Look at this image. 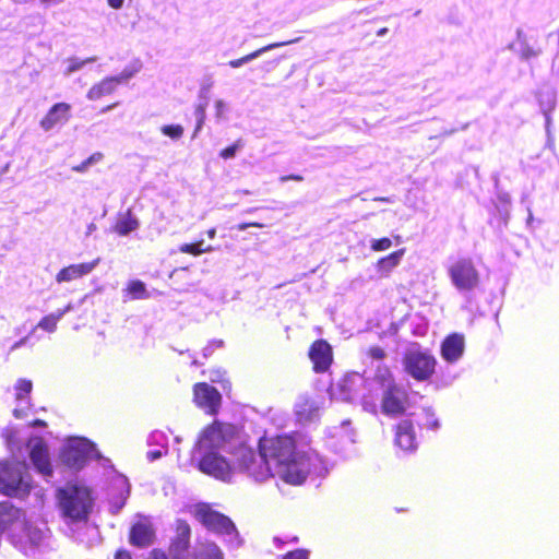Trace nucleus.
<instances>
[{
    "label": "nucleus",
    "instance_id": "obj_57",
    "mask_svg": "<svg viewBox=\"0 0 559 559\" xmlns=\"http://www.w3.org/2000/svg\"><path fill=\"white\" fill-rule=\"evenodd\" d=\"M90 167V162L84 160L79 166L73 167V170L76 173H83Z\"/></svg>",
    "mask_w": 559,
    "mask_h": 559
},
{
    "label": "nucleus",
    "instance_id": "obj_63",
    "mask_svg": "<svg viewBox=\"0 0 559 559\" xmlns=\"http://www.w3.org/2000/svg\"><path fill=\"white\" fill-rule=\"evenodd\" d=\"M389 29L386 27H382L377 32V36L383 37L388 34Z\"/></svg>",
    "mask_w": 559,
    "mask_h": 559
},
{
    "label": "nucleus",
    "instance_id": "obj_61",
    "mask_svg": "<svg viewBox=\"0 0 559 559\" xmlns=\"http://www.w3.org/2000/svg\"><path fill=\"white\" fill-rule=\"evenodd\" d=\"M203 124H204V122H200V120H197V126H195V129L193 131V138H195L198 135V133L202 129Z\"/></svg>",
    "mask_w": 559,
    "mask_h": 559
},
{
    "label": "nucleus",
    "instance_id": "obj_4",
    "mask_svg": "<svg viewBox=\"0 0 559 559\" xmlns=\"http://www.w3.org/2000/svg\"><path fill=\"white\" fill-rule=\"evenodd\" d=\"M32 489L31 477L24 463L4 460L0 462V492L14 498H25Z\"/></svg>",
    "mask_w": 559,
    "mask_h": 559
},
{
    "label": "nucleus",
    "instance_id": "obj_21",
    "mask_svg": "<svg viewBox=\"0 0 559 559\" xmlns=\"http://www.w3.org/2000/svg\"><path fill=\"white\" fill-rule=\"evenodd\" d=\"M98 262H99V259H96L92 262L72 264L67 267H63L56 275V281L58 283L71 282L73 280H76L84 275H87L96 267Z\"/></svg>",
    "mask_w": 559,
    "mask_h": 559
},
{
    "label": "nucleus",
    "instance_id": "obj_39",
    "mask_svg": "<svg viewBox=\"0 0 559 559\" xmlns=\"http://www.w3.org/2000/svg\"><path fill=\"white\" fill-rule=\"evenodd\" d=\"M96 61V57H90V58H86L84 60H79L78 58H70L68 60V68L64 72V74L67 76L71 75L72 73L81 70L85 64L87 63H92V62H95Z\"/></svg>",
    "mask_w": 559,
    "mask_h": 559
},
{
    "label": "nucleus",
    "instance_id": "obj_38",
    "mask_svg": "<svg viewBox=\"0 0 559 559\" xmlns=\"http://www.w3.org/2000/svg\"><path fill=\"white\" fill-rule=\"evenodd\" d=\"M160 132L174 141L182 138L185 129L180 124H165L160 127Z\"/></svg>",
    "mask_w": 559,
    "mask_h": 559
},
{
    "label": "nucleus",
    "instance_id": "obj_2",
    "mask_svg": "<svg viewBox=\"0 0 559 559\" xmlns=\"http://www.w3.org/2000/svg\"><path fill=\"white\" fill-rule=\"evenodd\" d=\"M55 502L59 515L67 524L90 521L95 504L93 489L80 480H69L55 490Z\"/></svg>",
    "mask_w": 559,
    "mask_h": 559
},
{
    "label": "nucleus",
    "instance_id": "obj_16",
    "mask_svg": "<svg viewBox=\"0 0 559 559\" xmlns=\"http://www.w3.org/2000/svg\"><path fill=\"white\" fill-rule=\"evenodd\" d=\"M193 393L194 402L199 407L206 409L210 414L217 412L222 396L215 388L205 382H201L194 385Z\"/></svg>",
    "mask_w": 559,
    "mask_h": 559
},
{
    "label": "nucleus",
    "instance_id": "obj_20",
    "mask_svg": "<svg viewBox=\"0 0 559 559\" xmlns=\"http://www.w3.org/2000/svg\"><path fill=\"white\" fill-rule=\"evenodd\" d=\"M464 348L465 343L463 335L454 333L448 336L441 345L442 358L445 361L453 364L462 357Z\"/></svg>",
    "mask_w": 559,
    "mask_h": 559
},
{
    "label": "nucleus",
    "instance_id": "obj_58",
    "mask_svg": "<svg viewBox=\"0 0 559 559\" xmlns=\"http://www.w3.org/2000/svg\"><path fill=\"white\" fill-rule=\"evenodd\" d=\"M71 310H72V305L69 304L66 308L57 310L56 313L60 314V319H61L67 312L71 311Z\"/></svg>",
    "mask_w": 559,
    "mask_h": 559
},
{
    "label": "nucleus",
    "instance_id": "obj_23",
    "mask_svg": "<svg viewBox=\"0 0 559 559\" xmlns=\"http://www.w3.org/2000/svg\"><path fill=\"white\" fill-rule=\"evenodd\" d=\"M395 443L402 451L416 449L414 426L411 420H402L396 427Z\"/></svg>",
    "mask_w": 559,
    "mask_h": 559
},
{
    "label": "nucleus",
    "instance_id": "obj_36",
    "mask_svg": "<svg viewBox=\"0 0 559 559\" xmlns=\"http://www.w3.org/2000/svg\"><path fill=\"white\" fill-rule=\"evenodd\" d=\"M3 437L5 438L8 449L12 454H15V452H22L21 438L15 430L8 429L3 433Z\"/></svg>",
    "mask_w": 559,
    "mask_h": 559
},
{
    "label": "nucleus",
    "instance_id": "obj_64",
    "mask_svg": "<svg viewBox=\"0 0 559 559\" xmlns=\"http://www.w3.org/2000/svg\"><path fill=\"white\" fill-rule=\"evenodd\" d=\"M215 236H216V229L215 228H211V229L207 230V237L210 239H214Z\"/></svg>",
    "mask_w": 559,
    "mask_h": 559
},
{
    "label": "nucleus",
    "instance_id": "obj_27",
    "mask_svg": "<svg viewBox=\"0 0 559 559\" xmlns=\"http://www.w3.org/2000/svg\"><path fill=\"white\" fill-rule=\"evenodd\" d=\"M140 226L139 219L132 214L131 210H128L121 215L115 226V231L120 236H127L130 233L136 230Z\"/></svg>",
    "mask_w": 559,
    "mask_h": 559
},
{
    "label": "nucleus",
    "instance_id": "obj_37",
    "mask_svg": "<svg viewBox=\"0 0 559 559\" xmlns=\"http://www.w3.org/2000/svg\"><path fill=\"white\" fill-rule=\"evenodd\" d=\"M142 68L140 61H135L132 64L126 67L120 74L115 75L114 78L117 80V84L126 83L131 78H133Z\"/></svg>",
    "mask_w": 559,
    "mask_h": 559
},
{
    "label": "nucleus",
    "instance_id": "obj_43",
    "mask_svg": "<svg viewBox=\"0 0 559 559\" xmlns=\"http://www.w3.org/2000/svg\"><path fill=\"white\" fill-rule=\"evenodd\" d=\"M240 146H241V145H240V141H237V142H236V143H234L233 145H230V146H228V147L224 148V150L219 153V155H221V157H223V158H225V159L233 158V157L236 155V153H237V151L239 150V147H240Z\"/></svg>",
    "mask_w": 559,
    "mask_h": 559
},
{
    "label": "nucleus",
    "instance_id": "obj_33",
    "mask_svg": "<svg viewBox=\"0 0 559 559\" xmlns=\"http://www.w3.org/2000/svg\"><path fill=\"white\" fill-rule=\"evenodd\" d=\"M32 463L36 471L48 477L52 475V466L49 456H31Z\"/></svg>",
    "mask_w": 559,
    "mask_h": 559
},
{
    "label": "nucleus",
    "instance_id": "obj_14",
    "mask_svg": "<svg viewBox=\"0 0 559 559\" xmlns=\"http://www.w3.org/2000/svg\"><path fill=\"white\" fill-rule=\"evenodd\" d=\"M155 530L147 518L134 522L129 531V543L138 548L148 547L154 543Z\"/></svg>",
    "mask_w": 559,
    "mask_h": 559
},
{
    "label": "nucleus",
    "instance_id": "obj_44",
    "mask_svg": "<svg viewBox=\"0 0 559 559\" xmlns=\"http://www.w3.org/2000/svg\"><path fill=\"white\" fill-rule=\"evenodd\" d=\"M426 421L425 426L431 429H437L439 427V421L436 418L435 414L430 409H425Z\"/></svg>",
    "mask_w": 559,
    "mask_h": 559
},
{
    "label": "nucleus",
    "instance_id": "obj_15",
    "mask_svg": "<svg viewBox=\"0 0 559 559\" xmlns=\"http://www.w3.org/2000/svg\"><path fill=\"white\" fill-rule=\"evenodd\" d=\"M27 524L26 513L23 509L15 507L10 501L0 502V531L4 532L13 527H25Z\"/></svg>",
    "mask_w": 559,
    "mask_h": 559
},
{
    "label": "nucleus",
    "instance_id": "obj_55",
    "mask_svg": "<svg viewBox=\"0 0 559 559\" xmlns=\"http://www.w3.org/2000/svg\"><path fill=\"white\" fill-rule=\"evenodd\" d=\"M282 182L288 181V180H295V181H301L302 177L299 175H288V176H282L280 178Z\"/></svg>",
    "mask_w": 559,
    "mask_h": 559
},
{
    "label": "nucleus",
    "instance_id": "obj_18",
    "mask_svg": "<svg viewBox=\"0 0 559 559\" xmlns=\"http://www.w3.org/2000/svg\"><path fill=\"white\" fill-rule=\"evenodd\" d=\"M309 357L313 362L314 370L323 372L332 362V348L326 341H316L310 348Z\"/></svg>",
    "mask_w": 559,
    "mask_h": 559
},
{
    "label": "nucleus",
    "instance_id": "obj_22",
    "mask_svg": "<svg viewBox=\"0 0 559 559\" xmlns=\"http://www.w3.org/2000/svg\"><path fill=\"white\" fill-rule=\"evenodd\" d=\"M191 556L192 559H225L221 547L215 542L207 538L197 539Z\"/></svg>",
    "mask_w": 559,
    "mask_h": 559
},
{
    "label": "nucleus",
    "instance_id": "obj_6",
    "mask_svg": "<svg viewBox=\"0 0 559 559\" xmlns=\"http://www.w3.org/2000/svg\"><path fill=\"white\" fill-rule=\"evenodd\" d=\"M448 273L452 284L461 293L475 289L479 283L478 271L469 259L457 260L449 267Z\"/></svg>",
    "mask_w": 559,
    "mask_h": 559
},
{
    "label": "nucleus",
    "instance_id": "obj_45",
    "mask_svg": "<svg viewBox=\"0 0 559 559\" xmlns=\"http://www.w3.org/2000/svg\"><path fill=\"white\" fill-rule=\"evenodd\" d=\"M223 344L224 343L221 340L212 341L209 345H206L203 348V352H202L203 353V357L204 358L210 357L213 354L214 349L223 347Z\"/></svg>",
    "mask_w": 559,
    "mask_h": 559
},
{
    "label": "nucleus",
    "instance_id": "obj_31",
    "mask_svg": "<svg viewBox=\"0 0 559 559\" xmlns=\"http://www.w3.org/2000/svg\"><path fill=\"white\" fill-rule=\"evenodd\" d=\"M538 103L543 114L551 112L556 106V94L550 88L538 93Z\"/></svg>",
    "mask_w": 559,
    "mask_h": 559
},
{
    "label": "nucleus",
    "instance_id": "obj_7",
    "mask_svg": "<svg viewBox=\"0 0 559 559\" xmlns=\"http://www.w3.org/2000/svg\"><path fill=\"white\" fill-rule=\"evenodd\" d=\"M404 364L407 373L416 380L423 381L433 373L436 359L429 353L412 349L406 354Z\"/></svg>",
    "mask_w": 559,
    "mask_h": 559
},
{
    "label": "nucleus",
    "instance_id": "obj_32",
    "mask_svg": "<svg viewBox=\"0 0 559 559\" xmlns=\"http://www.w3.org/2000/svg\"><path fill=\"white\" fill-rule=\"evenodd\" d=\"M26 454H47V448L41 437L33 436L25 444Z\"/></svg>",
    "mask_w": 559,
    "mask_h": 559
},
{
    "label": "nucleus",
    "instance_id": "obj_1",
    "mask_svg": "<svg viewBox=\"0 0 559 559\" xmlns=\"http://www.w3.org/2000/svg\"><path fill=\"white\" fill-rule=\"evenodd\" d=\"M367 393L361 395L365 411L377 414L379 405L384 414L396 416L405 412L406 391L395 383L386 367H378L371 380L366 385Z\"/></svg>",
    "mask_w": 559,
    "mask_h": 559
},
{
    "label": "nucleus",
    "instance_id": "obj_46",
    "mask_svg": "<svg viewBox=\"0 0 559 559\" xmlns=\"http://www.w3.org/2000/svg\"><path fill=\"white\" fill-rule=\"evenodd\" d=\"M368 356L374 360H381L385 357V352L379 346H372L368 349Z\"/></svg>",
    "mask_w": 559,
    "mask_h": 559
},
{
    "label": "nucleus",
    "instance_id": "obj_5",
    "mask_svg": "<svg viewBox=\"0 0 559 559\" xmlns=\"http://www.w3.org/2000/svg\"><path fill=\"white\" fill-rule=\"evenodd\" d=\"M190 513L207 531L218 535H231L237 533L236 525L225 514L213 509L207 502H198L190 507Z\"/></svg>",
    "mask_w": 559,
    "mask_h": 559
},
{
    "label": "nucleus",
    "instance_id": "obj_8",
    "mask_svg": "<svg viewBox=\"0 0 559 559\" xmlns=\"http://www.w3.org/2000/svg\"><path fill=\"white\" fill-rule=\"evenodd\" d=\"M191 527L186 520L176 521L175 536L168 547L169 559H190Z\"/></svg>",
    "mask_w": 559,
    "mask_h": 559
},
{
    "label": "nucleus",
    "instance_id": "obj_50",
    "mask_svg": "<svg viewBox=\"0 0 559 559\" xmlns=\"http://www.w3.org/2000/svg\"><path fill=\"white\" fill-rule=\"evenodd\" d=\"M114 559H133V557L128 549L119 548L115 551Z\"/></svg>",
    "mask_w": 559,
    "mask_h": 559
},
{
    "label": "nucleus",
    "instance_id": "obj_52",
    "mask_svg": "<svg viewBox=\"0 0 559 559\" xmlns=\"http://www.w3.org/2000/svg\"><path fill=\"white\" fill-rule=\"evenodd\" d=\"M108 5L114 10H120L123 7L124 0H107Z\"/></svg>",
    "mask_w": 559,
    "mask_h": 559
},
{
    "label": "nucleus",
    "instance_id": "obj_59",
    "mask_svg": "<svg viewBox=\"0 0 559 559\" xmlns=\"http://www.w3.org/2000/svg\"><path fill=\"white\" fill-rule=\"evenodd\" d=\"M100 157H102L100 154H94L91 157H88L86 159V162H90V166H91L93 163L98 162L100 159Z\"/></svg>",
    "mask_w": 559,
    "mask_h": 559
},
{
    "label": "nucleus",
    "instance_id": "obj_60",
    "mask_svg": "<svg viewBox=\"0 0 559 559\" xmlns=\"http://www.w3.org/2000/svg\"><path fill=\"white\" fill-rule=\"evenodd\" d=\"M373 201L376 202H384V203H392L393 200L391 198H388V197H378V198H374Z\"/></svg>",
    "mask_w": 559,
    "mask_h": 559
},
{
    "label": "nucleus",
    "instance_id": "obj_19",
    "mask_svg": "<svg viewBox=\"0 0 559 559\" xmlns=\"http://www.w3.org/2000/svg\"><path fill=\"white\" fill-rule=\"evenodd\" d=\"M16 407L13 411V415L16 418H24L26 411L29 407V394L33 389V383L27 379H19L14 385Z\"/></svg>",
    "mask_w": 559,
    "mask_h": 559
},
{
    "label": "nucleus",
    "instance_id": "obj_25",
    "mask_svg": "<svg viewBox=\"0 0 559 559\" xmlns=\"http://www.w3.org/2000/svg\"><path fill=\"white\" fill-rule=\"evenodd\" d=\"M509 49L516 52L524 61L537 58L542 53L540 48H534L528 44L526 35L521 28L516 31V39L509 45Z\"/></svg>",
    "mask_w": 559,
    "mask_h": 559
},
{
    "label": "nucleus",
    "instance_id": "obj_48",
    "mask_svg": "<svg viewBox=\"0 0 559 559\" xmlns=\"http://www.w3.org/2000/svg\"><path fill=\"white\" fill-rule=\"evenodd\" d=\"M283 559H308V552L304 549H296L287 552Z\"/></svg>",
    "mask_w": 559,
    "mask_h": 559
},
{
    "label": "nucleus",
    "instance_id": "obj_30",
    "mask_svg": "<svg viewBox=\"0 0 559 559\" xmlns=\"http://www.w3.org/2000/svg\"><path fill=\"white\" fill-rule=\"evenodd\" d=\"M289 43H290V41H287V44H289ZM283 45H286V43H274V44H270V45L264 46V47H262V48H260V49H258V50H255V51H253V52H251V53H249V55H246V56H243V57H241V58H239V59L230 60V61L228 62V64H229V67H231V68H234V69L239 68V67H241V66H243V64H246V63H248V62H250V61H252V60H254V59L259 58V57H260V56H262L264 52L270 51V50H272V49H274V48L281 47V46H283Z\"/></svg>",
    "mask_w": 559,
    "mask_h": 559
},
{
    "label": "nucleus",
    "instance_id": "obj_49",
    "mask_svg": "<svg viewBox=\"0 0 559 559\" xmlns=\"http://www.w3.org/2000/svg\"><path fill=\"white\" fill-rule=\"evenodd\" d=\"M144 559H169V557L163 549L153 548Z\"/></svg>",
    "mask_w": 559,
    "mask_h": 559
},
{
    "label": "nucleus",
    "instance_id": "obj_12",
    "mask_svg": "<svg viewBox=\"0 0 559 559\" xmlns=\"http://www.w3.org/2000/svg\"><path fill=\"white\" fill-rule=\"evenodd\" d=\"M371 379H365L357 372L347 373L337 383L341 391V397L344 401L361 400V395L367 393L366 385Z\"/></svg>",
    "mask_w": 559,
    "mask_h": 559
},
{
    "label": "nucleus",
    "instance_id": "obj_51",
    "mask_svg": "<svg viewBox=\"0 0 559 559\" xmlns=\"http://www.w3.org/2000/svg\"><path fill=\"white\" fill-rule=\"evenodd\" d=\"M545 116V129H546V133H547V138H548V142H551L552 141V136H551V117H550V112H547V114H544Z\"/></svg>",
    "mask_w": 559,
    "mask_h": 559
},
{
    "label": "nucleus",
    "instance_id": "obj_53",
    "mask_svg": "<svg viewBox=\"0 0 559 559\" xmlns=\"http://www.w3.org/2000/svg\"><path fill=\"white\" fill-rule=\"evenodd\" d=\"M249 227H263L260 223H241L237 226L238 230H246Z\"/></svg>",
    "mask_w": 559,
    "mask_h": 559
},
{
    "label": "nucleus",
    "instance_id": "obj_40",
    "mask_svg": "<svg viewBox=\"0 0 559 559\" xmlns=\"http://www.w3.org/2000/svg\"><path fill=\"white\" fill-rule=\"evenodd\" d=\"M60 320V314L56 312L44 317L37 324L36 328H40L47 332H53L57 329V323Z\"/></svg>",
    "mask_w": 559,
    "mask_h": 559
},
{
    "label": "nucleus",
    "instance_id": "obj_29",
    "mask_svg": "<svg viewBox=\"0 0 559 559\" xmlns=\"http://www.w3.org/2000/svg\"><path fill=\"white\" fill-rule=\"evenodd\" d=\"M404 253L405 249H400L384 258H381L377 262L378 272L384 276L389 275V273L400 264Z\"/></svg>",
    "mask_w": 559,
    "mask_h": 559
},
{
    "label": "nucleus",
    "instance_id": "obj_62",
    "mask_svg": "<svg viewBox=\"0 0 559 559\" xmlns=\"http://www.w3.org/2000/svg\"><path fill=\"white\" fill-rule=\"evenodd\" d=\"M32 426L33 427H45L46 426V423L44 420H40V419H36L32 423Z\"/></svg>",
    "mask_w": 559,
    "mask_h": 559
},
{
    "label": "nucleus",
    "instance_id": "obj_34",
    "mask_svg": "<svg viewBox=\"0 0 559 559\" xmlns=\"http://www.w3.org/2000/svg\"><path fill=\"white\" fill-rule=\"evenodd\" d=\"M203 243H204L203 240L198 241L195 243H183L179 247V251L182 253H189L192 255H200L201 253L211 252L214 250V248L212 246H207V247L203 248Z\"/></svg>",
    "mask_w": 559,
    "mask_h": 559
},
{
    "label": "nucleus",
    "instance_id": "obj_28",
    "mask_svg": "<svg viewBox=\"0 0 559 559\" xmlns=\"http://www.w3.org/2000/svg\"><path fill=\"white\" fill-rule=\"evenodd\" d=\"M91 456H61L62 464L70 471L78 472L84 468ZM99 463L109 464L110 460L106 456H94Z\"/></svg>",
    "mask_w": 559,
    "mask_h": 559
},
{
    "label": "nucleus",
    "instance_id": "obj_3",
    "mask_svg": "<svg viewBox=\"0 0 559 559\" xmlns=\"http://www.w3.org/2000/svg\"><path fill=\"white\" fill-rule=\"evenodd\" d=\"M240 443V431L231 424L214 421L201 432L197 449L200 454H218Z\"/></svg>",
    "mask_w": 559,
    "mask_h": 559
},
{
    "label": "nucleus",
    "instance_id": "obj_47",
    "mask_svg": "<svg viewBox=\"0 0 559 559\" xmlns=\"http://www.w3.org/2000/svg\"><path fill=\"white\" fill-rule=\"evenodd\" d=\"M226 110H227V104L223 99H217L215 102V116H216L217 120H221L224 118Z\"/></svg>",
    "mask_w": 559,
    "mask_h": 559
},
{
    "label": "nucleus",
    "instance_id": "obj_42",
    "mask_svg": "<svg viewBox=\"0 0 559 559\" xmlns=\"http://www.w3.org/2000/svg\"><path fill=\"white\" fill-rule=\"evenodd\" d=\"M204 98V102L203 103H200L197 107H195V111H194V115H195V118L197 120H200V122H204L205 121V118H206V107H207V97L206 96H202Z\"/></svg>",
    "mask_w": 559,
    "mask_h": 559
},
{
    "label": "nucleus",
    "instance_id": "obj_54",
    "mask_svg": "<svg viewBox=\"0 0 559 559\" xmlns=\"http://www.w3.org/2000/svg\"><path fill=\"white\" fill-rule=\"evenodd\" d=\"M223 376H224V372H222L221 370H215V371H213V372H212V374L210 376V379H211V381H213V382H217V381H222Z\"/></svg>",
    "mask_w": 559,
    "mask_h": 559
},
{
    "label": "nucleus",
    "instance_id": "obj_13",
    "mask_svg": "<svg viewBox=\"0 0 559 559\" xmlns=\"http://www.w3.org/2000/svg\"><path fill=\"white\" fill-rule=\"evenodd\" d=\"M270 456H241L239 467L250 477L263 481L273 476Z\"/></svg>",
    "mask_w": 559,
    "mask_h": 559
},
{
    "label": "nucleus",
    "instance_id": "obj_26",
    "mask_svg": "<svg viewBox=\"0 0 559 559\" xmlns=\"http://www.w3.org/2000/svg\"><path fill=\"white\" fill-rule=\"evenodd\" d=\"M117 80L114 76H107L100 82L94 84L87 92L86 97L90 100H97L103 96L112 94L117 88Z\"/></svg>",
    "mask_w": 559,
    "mask_h": 559
},
{
    "label": "nucleus",
    "instance_id": "obj_17",
    "mask_svg": "<svg viewBox=\"0 0 559 559\" xmlns=\"http://www.w3.org/2000/svg\"><path fill=\"white\" fill-rule=\"evenodd\" d=\"M71 117V105L68 103L55 104L40 120V128L48 132L58 126L66 124Z\"/></svg>",
    "mask_w": 559,
    "mask_h": 559
},
{
    "label": "nucleus",
    "instance_id": "obj_24",
    "mask_svg": "<svg viewBox=\"0 0 559 559\" xmlns=\"http://www.w3.org/2000/svg\"><path fill=\"white\" fill-rule=\"evenodd\" d=\"M61 454H100L96 444L83 437H69L66 439Z\"/></svg>",
    "mask_w": 559,
    "mask_h": 559
},
{
    "label": "nucleus",
    "instance_id": "obj_35",
    "mask_svg": "<svg viewBox=\"0 0 559 559\" xmlns=\"http://www.w3.org/2000/svg\"><path fill=\"white\" fill-rule=\"evenodd\" d=\"M128 293L131 295L133 299H146L148 298V294L146 292L145 284L141 281H131L128 284L127 288Z\"/></svg>",
    "mask_w": 559,
    "mask_h": 559
},
{
    "label": "nucleus",
    "instance_id": "obj_10",
    "mask_svg": "<svg viewBox=\"0 0 559 559\" xmlns=\"http://www.w3.org/2000/svg\"><path fill=\"white\" fill-rule=\"evenodd\" d=\"M259 454H302L297 452L290 436L262 437L259 439Z\"/></svg>",
    "mask_w": 559,
    "mask_h": 559
},
{
    "label": "nucleus",
    "instance_id": "obj_56",
    "mask_svg": "<svg viewBox=\"0 0 559 559\" xmlns=\"http://www.w3.org/2000/svg\"><path fill=\"white\" fill-rule=\"evenodd\" d=\"M27 340H28V336H25V337L21 338L20 341L15 342V343L11 346L10 350H11V352L16 350V349H17V348H20L21 346L25 345V344H26V342H27Z\"/></svg>",
    "mask_w": 559,
    "mask_h": 559
},
{
    "label": "nucleus",
    "instance_id": "obj_9",
    "mask_svg": "<svg viewBox=\"0 0 559 559\" xmlns=\"http://www.w3.org/2000/svg\"><path fill=\"white\" fill-rule=\"evenodd\" d=\"M271 459L276 461V474L285 483L296 486L306 480L308 471L301 466L296 456H287L285 460H278L280 456H271Z\"/></svg>",
    "mask_w": 559,
    "mask_h": 559
},
{
    "label": "nucleus",
    "instance_id": "obj_41",
    "mask_svg": "<svg viewBox=\"0 0 559 559\" xmlns=\"http://www.w3.org/2000/svg\"><path fill=\"white\" fill-rule=\"evenodd\" d=\"M392 246V241L390 238L384 237L381 239H372L370 242V248L373 251H385L390 249Z\"/></svg>",
    "mask_w": 559,
    "mask_h": 559
},
{
    "label": "nucleus",
    "instance_id": "obj_11",
    "mask_svg": "<svg viewBox=\"0 0 559 559\" xmlns=\"http://www.w3.org/2000/svg\"><path fill=\"white\" fill-rule=\"evenodd\" d=\"M198 466L203 474L221 480H228L234 469L225 456H201Z\"/></svg>",
    "mask_w": 559,
    "mask_h": 559
}]
</instances>
